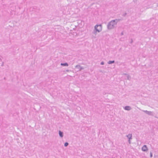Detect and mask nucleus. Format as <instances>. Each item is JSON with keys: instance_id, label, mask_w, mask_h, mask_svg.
Returning <instances> with one entry per match:
<instances>
[{"instance_id": "2", "label": "nucleus", "mask_w": 158, "mask_h": 158, "mask_svg": "<svg viewBox=\"0 0 158 158\" xmlns=\"http://www.w3.org/2000/svg\"><path fill=\"white\" fill-rule=\"evenodd\" d=\"M102 26L101 24L96 25L94 27V29L93 33L96 35L97 32H100L102 30Z\"/></svg>"}, {"instance_id": "7", "label": "nucleus", "mask_w": 158, "mask_h": 158, "mask_svg": "<svg viewBox=\"0 0 158 158\" xmlns=\"http://www.w3.org/2000/svg\"><path fill=\"white\" fill-rule=\"evenodd\" d=\"M124 109L127 110H130L131 109V107L129 106H126L124 107Z\"/></svg>"}, {"instance_id": "10", "label": "nucleus", "mask_w": 158, "mask_h": 158, "mask_svg": "<svg viewBox=\"0 0 158 158\" xmlns=\"http://www.w3.org/2000/svg\"><path fill=\"white\" fill-rule=\"evenodd\" d=\"M60 65L64 66H69V64L67 63H61L60 64Z\"/></svg>"}, {"instance_id": "4", "label": "nucleus", "mask_w": 158, "mask_h": 158, "mask_svg": "<svg viewBox=\"0 0 158 158\" xmlns=\"http://www.w3.org/2000/svg\"><path fill=\"white\" fill-rule=\"evenodd\" d=\"M142 151L145 152L147 151L148 150V148L147 146L146 145H144L142 148Z\"/></svg>"}, {"instance_id": "8", "label": "nucleus", "mask_w": 158, "mask_h": 158, "mask_svg": "<svg viewBox=\"0 0 158 158\" xmlns=\"http://www.w3.org/2000/svg\"><path fill=\"white\" fill-rule=\"evenodd\" d=\"M143 111L144 112H145V113H146V114H147L148 115H152V113L151 111H148L147 110H144V111Z\"/></svg>"}, {"instance_id": "3", "label": "nucleus", "mask_w": 158, "mask_h": 158, "mask_svg": "<svg viewBox=\"0 0 158 158\" xmlns=\"http://www.w3.org/2000/svg\"><path fill=\"white\" fill-rule=\"evenodd\" d=\"M75 68L78 69L79 71H80L81 70L83 69L84 68L83 67L81 66L80 65H76L75 67Z\"/></svg>"}, {"instance_id": "19", "label": "nucleus", "mask_w": 158, "mask_h": 158, "mask_svg": "<svg viewBox=\"0 0 158 158\" xmlns=\"http://www.w3.org/2000/svg\"><path fill=\"white\" fill-rule=\"evenodd\" d=\"M70 71V70H68V69H67L66 70V71L67 72H69Z\"/></svg>"}, {"instance_id": "23", "label": "nucleus", "mask_w": 158, "mask_h": 158, "mask_svg": "<svg viewBox=\"0 0 158 158\" xmlns=\"http://www.w3.org/2000/svg\"><path fill=\"white\" fill-rule=\"evenodd\" d=\"M2 60L1 59V58H0V61H1Z\"/></svg>"}, {"instance_id": "14", "label": "nucleus", "mask_w": 158, "mask_h": 158, "mask_svg": "<svg viewBox=\"0 0 158 158\" xmlns=\"http://www.w3.org/2000/svg\"><path fill=\"white\" fill-rule=\"evenodd\" d=\"M127 13L125 12L123 14L122 16L123 17H125L126 16V15H127Z\"/></svg>"}, {"instance_id": "13", "label": "nucleus", "mask_w": 158, "mask_h": 158, "mask_svg": "<svg viewBox=\"0 0 158 158\" xmlns=\"http://www.w3.org/2000/svg\"><path fill=\"white\" fill-rule=\"evenodd\" d=\"M68 145H69L68 143L66 142L64 144V146L65 147H67Z\"/></svg>"}, {"instance_id": "21", "label": "nucleus", "mask_w": 158, "mask_h": 158, "mask_svg": "<svg viewBox=\"0 0 158 158\" xmlns=\"http://www.w3.org/2000/svg\"><path fill=\"white\" fill-rule=\"evenodd\" d=\"M128 142L129 143V144H130L131 143V141H130V139H129V140H128Z\"/></svg>"}, {"instance_id": "9", "label": "nucleus", "mask_w": 158, "mask_h": 158, "mask_svg": "<svg viewBox=\"0 0 158 158\" xmlns=\"http://www.w3.org/2000/svg\"><path fill=\"white\" fill-rule=\"evenodd\" d=\"M59 136L61 137H63L64 135H63V132L61 131H59Z\"/></svg>"}, {"instance_id": "16", "label": "nucleus", "mask_w": 158, "mask_h": 158, "mask_svg": "<svg viewBox=\"0 0 158 158\" xmlns=\"http://www.w3.org/2000/svg\"><path fill=\"white\" fill-rule=\"evenodd\" d=\"M104 62L103 61H102L101 62V63H100V64L101 65H103L104 64Z\"/></svg>"}, {"instance_id": "5", "label": "nucleus", "mask_w": 158, "mask_h": 158, "mask_svg": "<svg viewBox=\"0 0 158 158\" xmlns=\"http://www.w3.org/2000/svg\"><path fill=\"white\" fill-rule=\"evenodd\" d=\"M37 9V7L35 6H34L31 7L30 8V11H35Z\"/></svg>"}, {"instance_id": "20", "label": "nucleus", "mask_w": 158, "mask_h": 158, "mask_svg": "<svg viewBox=\"0 0 158 158\" xmlns=\"http://www.w3.org/2000/svg\"><path fill=\"white\" fill-rule=\"evenodd\" d=\"M123 35V32H122L121 33V35Z\"/></svg>"}, {"instance_id": "12", "label": "nucleus", "mask_w": 158, "mask_h": 158, "mask_svg": "<svg viewBox=\"0 0 158 158\" xmlns=\"http://www.w3.org/2000/svg\"><path fill=\"white\" fill-rule=\"evenodd\" d=\"M114 62H115V61L114 60H112V61L110 60L108 62V63L109 64H111L114 63Z\"/></svg>"}, {"instance_id": "24", "label": "nucleus", "mask_w": 158, "mask_h": 158, "mask_svg": "<svg viewBox=\"0 0 158 158\" xmlns=\"http://www.w3.org/2000/svg\"><path fill=\"white\" fill-rule=\"evenodd\" d=\"M0 56L1 57H2L1 56Z\"/></svg>"}, {"instance_id": "22", "label": "nucleus", "mask_w": 158, "mask_h": 158, "mask_svg": "<svg viewBox=\"0 0 158 158\" xmlns=\"http://www.w3.org/2000/svg\"><path fill=\"white\" fill-rule=\"evenodd\" d=\"M132 42H133V40H132L131 39V41L130 43H132Z\"/></svg>"}, {"instance_id": "1", "label": "nucleus", "mask_w": 158, "mask_h": 158, "mask_svg": "<svg viewBox=\"0 0 158 158\" xmlns=\"http://www.w3.org/2000/svg\"><path fill=\"white\" fill-rule=\"evenodd\" d=\"M121 20V19H116L113 20L108 23L107 25V28L108 30H111L114 27V25L117 24V23Z\"/></svg>"}, {"instance_id": "11", "label": "nucleus", "mask_w": 158, "mask_h": 158, "mask_svg": "<svg viewBox=\"0 0 158 158\" xmlns=\"http://www.w3.org/2000/svg\"><path fill=\"white\" fill-rule=\"evenodd\" d=\"M126 136L129 139H131L132 138V134H128V135H126Z\"/></svg>"}, {"instance_id": "17", "label": "nucleus", "mask_w": 158, "mask_h": 158, "mask_svg": "<svg viewBox=\"0 0 158 158\" xmlns=\"http://www.w3.org/2000/svg\"><path fill=\"white\" fill-rule=\"evenodd\" d=\"M4 66V62H2V64L1 65V66Z\"/></svg>"}, {"instance_id": "15", "label": "nucleus", "mask_w": 158, "mask_h": 158, "mask_svg": "<svg viewBox=\"0 0 158 158\" xmlns=\"http://www.w3.org/2000/svg\"><path fill=\"white\" fill-rule=\"evenodd\" d=\"M150 157H152V154L151 152H150Z\"/></svg>"}, {"instance_id": "18", "label": "nucleus", "mask_w": 158, "mask_h": 158, "mask_svg": "<svg viewBox=\"0 0 158 158\" xmlns=\"http://www.w3.org/2000/svg\"><path fill=\"white\" fill-rule=\"evenodd\" d=\"M138 0H133L134 2L135 3H137V2Z\"/></svg>"}, {"instance_id": "6", "label": "nucleus", "mask_w": 158, "mask_h": 158, "mask_svg": "<svg viewBox=\"0 0 158 158\" xmlns=\"http://www.w3.org/2000/svg\"><path fill=\"white\" fill-rule=\"evenodd\" d=\"M123 75H125L126 76V77L125 78L126 79L130 80L131 79V77L130 76H129L128 74L127 73H123Z\"/></svg>"}]
</instances>
